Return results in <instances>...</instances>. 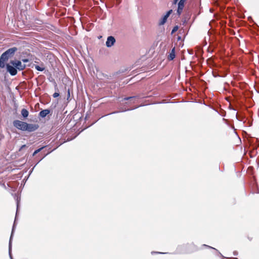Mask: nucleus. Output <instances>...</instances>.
Masks as SVG:
<instances>
[{
	"label": "nucleus",
	"mask_w": 259,
	"mask_h": 259,
	"mask_svg": "<svg viewBox=\"0 0 259 259\" xmlns=\"http://www.w3.org/2000/svg\"><path fill=\"white\" fill-rule=\"evenodd\" d=\"M16 48H10L2 54L0 57V68H6L11 75L16 74V60H11L9 63L8 61L15 54Z\"/></svg>",
	"instance_id": "obj_1"
},
{
	"label": "nucleus",
	"mask_w": 259,
	"mask_h": 259,
	"mask_svg": "<svg viewBox=\"0 0 259 259\" xmlns=\"http://www.w3.org/2000/svg\"><path fill=\"white\" fill-rule=\"evenodd\" d=\"M19 53L21 55H20L19 60H17V70H22L26 66L24 63L29 62L30 53L28 50L22 52L20 51Z\"/></svg>",
	"instance_id": "obj_2"
},
{
	"label": "nucleus",
	"mask_w": 259,
	"mask_h": 259,
	"mask_svg": "<svg viewBox=\"0 0 259 259\" xmlns=\"http://www.w3.org/2000/svg\"><path fill=\"white\" fill-rule=\"evenodd\" d=\"M39 127V125L38 124H32V123H28L26 125V130L25 131L28 132H33L37 130Z\"/></svg>",
	"instance_id": "obj_3"
},
{
	"label": "nucleus",
	"mask_w": 259,
	"mask_h": 259,
	"mask_svg": "<svg viewBox=\"0 0 259 259\" xmlns=\"http://www.w3.org/2000/svg\"><path fill=\"white\" fill-rule=\"evenodd\" d=\"M172 10H169V11H168L166 14L164 15L163 17L159 20V25H164L165 22H166L167 21V19L168 18V17L169 16V15L172 13Z\"/></svg>",
	"instance_id": "obj_4"
},
{
	"label": "nucleus",
	"mask_w": 259,
	"mask_h": 259,
	"mask_svg": "<svg viewBox=\"0 0 259 259\" xmlns=\"http://www.w3.org/2000/svg\"><path fill=\"white\" fill-rule=\"evenodd\" d=\"M27 123L25 121L17 120V128L22 131H25Z\"/></svg>",
	"instance_id": "obj_5"
},
{
	"label": "nucleus",
	"mask_w": 259,
	"mask_h": 259,
	"mask_svg": "<svg viewBox=\"0 0 259 259\" xmlns=\"http://www.w3.org/2000/svg\"><path fill=\"white\" fill-rule=\"evenodd\" d=\"M115 42V38L112 36H109L107 37V41L106 42V45L108 48H110L113 46Z\"/></svg>",
	"instance_id": "obj_6"
},
{
	"label": "nucleus",
	"mask_w": 259,
	"mask_h": 259,
	"mask_svg": "<svg viewBox=\"0 0 259 259\" xmlns=\"http://www.w3.org/2000/svg\"><path fill=\"white\" fill-rule=\"evenodd\" d=\"M177 4H178V9H177V14L179 16H180L181 15V14L183 12V10L184 7L185 2L180 0V1L179 2H178Z\"/></svg>",
	"instance_id": "obj_7"
},
{
	"label": "nucleus",
	"mask_w": 259,
	"mask_h": 259,
	"mask_svg": "<svg viewBox=\"0 0 259 259\" xmlns=\"http://www.w3.org/2000/svg\"><path fill=\"white\" fill-rule=\"evenodd\" d=\"M16 222V214L15 215V219H14V225H13V229H12V233H11V237H10V242H9V255H10V256L11 257V259H13L12 256V254H11V239H12V236H13V235L14 234V228H15Z\"/></svg>",
	"instance_id": "obj_8"
},
{
	"label": "nucleus",
	"mask_w": 259,
	"mask_h": 259,
	"mask_svg": "<svg viewBox=\"0 0 259 259\" xmlns=\"http://www.w3.org/2000/svg\"><path fill=\"white\" fill-rule=\"evenodd\" d=\"M51 111L49 109H45L41 110L39 113V116L42 118L45 117L47 115H48L50 113Z\"/></svg>",
	"instance_id": "obj_9"
},
{
	"label": "nucleus",
	"mask_w": 259,
	"mask_h": 259,
	"mask_svg": "<svg viewBox=\"0 0 259 259\" xmlns=\"http://www.w3.org/2000/svg\"><path fill=\"white\" fill-rule=\"evenodd\" d=\"M175 48H174L168 56V59L170 61H171L175 58Z\"/></svg>",
	"instance_id": "obj_10"
},
{
	"label": "nucleus",
	"mask_w": 259,
	"mask_h": 259,
	"mask_svg": "<svg viewBox=\"0 0 259 259\" xmlns=\"http://www.w3.org/2000/svg\"><path fill=\"white\" fill-rule=\"evenodd\" d=\"M21 115L22 116L24 117V118H26L28 117V114H29V112H28V111L26 109H24L23 108V109H22L21 111Z\"/></svg>",
	"instance_id": "obj_11"
},
{
	"label": "nucleus",
	"mask_w": 259,
	"mask_h": 259,
	"mask_svg": "<svg viewBox=\"0 0 259 259\" xmlns=\"http://www.w3.org/2000/svg\"><path fill=\"white\" fill-rule=\"evenodd\" d=\"M135 99H136V97L135 96L125 97V98H123L122 101L131 100L133 102H134V101L133 100H135Z\"/></svg>",
	"instance_id": "obj_12"
},
{
	"label": "nucleus",
	"mask_w": 259,
	"mask_h": 259,
	"mask_svg": "<svg viewBox=\"0 0 259 259\" xmlns=\"http://www.w3.org/2000/svg\"><path fill=\"white\" fill-rule=\"evenodd\" d=\"M34 68L36 70H37V71H42L45 70V67H40L38 65H35L34 66Z\"/></svg>",
	"instance_id": "obj_13"
},
{
	"label": "nucleus",
	"mask_w": 259,
	"mask_h": 259,
	"mask_svg": "<svg viewBox=\"0 0 259 259\" xmlns=\"http://www.w3.org/2000/svg\"><path fill=\"white\" fill-rule=\"evenodd\" d=\"M45 147H42L37 150H36L33 153V156H34L36 154H37L38 152H39Z\"/></svg>",
	"instance_id": "obj_14"
},
{
	"label": "nucleus",
	"mask_w": 259,
	"mask_h": 259,
	"mask_svg": "<svg viewBox=\"0 0 259 259\" xmlns=\"http://www.w3.org/2000/svg\"><path fill=\"white\" fill-rule=\"evenodd\" d=\"M178 28H179L178 26L176 25V26H174L171 30V34L174 33L175 32H176L178 30Z\"/></svg>",
	"instance_id": "obj_15"
},
{
	"label": "nucleus",
	"mask_w": 259,
	"mask_h": 259,
	"mask_svg": "<svg viewBox=\"0 0 259 259\" xmlns=\"http://www.w3.org/2000/svg\"><path fill=\"white\" fill-rule=\"evenodd\" d=\"M60 95L59 93H57V92H55V93H54V94L53 95V97L54 98H57L58 97H59Z\"/></svg>",
	"instance_id": "obj_16"
},
{
	"label": "nucleus",
	"mask_w": 259,
	"mask_h": 259,
	"mask_svg": "<svg viewBox=\"0 0 259 259\" xmlns=\"http://www.w3.org/2000/svg\"><path fill=\"white\" fill-rule=\"evenodd\" d=\"M181 1L184 2L185 3L187 0H181ZM178 1H179V0H174L172 4L174 5H176Z\"/></svg>",
	"instance_id": "obj_17"
},
{
	"label": "nucleus",
	"mask_w": 259,
	"mask_h": 259,
	"mask_svg": "<svg viewBox=\"0 0 259 259\" xmlns=\"http://www.w3.org/2000/svg\"><path fill=\"white\" fill-rule=\"evenodd\" d=\"M19 199H20V198L19 197L18 194L17 193V210H18Z\"/></svg>",
	"instance_id": "obj_18"
},
{
	"label": "nucleus",
	"mask_w": 259,
	"mask_h": 259,
	"mask_svg": "<svg viewBox=\"0 0 259 259\" xmlns=\"http://www.w3.org/2000/svg\"><path fill=\"white\" fill-rule=\"evenodd\" d=\"M203 246H204L205 247H208L209 248H211V249H214V250H215L216 251H218V250L215 248H213L212 247H211L210 246H208V245H205V244H204Z\"/></svg>",
	"instance_id": "obj_19"
},
{
	"label": "nucleus",
	"mask_w": 259,
	"mask_h": 259,
	"mask_svg": "<svg viewBox=\"0 0 259 259\" xmlns=\"http://www.w3.org/2000/svg\"><path fill=\"white\" fill-rule=\"evenodd\" d=\"M26 147L27 146H26V145H23L20 147V148L19 149V151H21Z\"/></svg>",
	"instance_id": "obj_20"
},
{
	"label": "nucleus",
	"mask_w": 259,
	"mask_h": 259,
	"mask_svg": "<svg viewBox=\"0 0 259 259\" xmlns=\"http://www.w3.org/2000/svg\"><path fill=\"white\" fill-rule=\"evenodd\" d=\"M13 123L14 126L16 127V120H14Z\"/></svg>",
	"instance_id": "obj_21"
},
{
	"label": "nucleus",
	"mask_w": 259,
	"mask_h": 259,
	"mask_svg": "<svg viewBox=\"0 0 259 259\" xmlns=\"http://www.w3.org/2000/svg\"><path fill=\"white\" fill-rule=\"evenodd\" d=\"M159 253V254H162V253H163V252H152V253Z\"/></svg>",
	"instance_id": "obj_22"
},
{
	"label": "nucleus",
	"mask_w": 259,
	"mask_h": 259,
	"mask_svg": "<svg viewBox=\"0 0 259 259\" xmlns=\"http://www.w3.org/2000/svg\"><path fill=\"white\" fill-rule=\"evenodd\" d=\"M17 46L20 45V42L19 40H17Z\"/></svg>",
	"instance_id": "obj_23"
},
{
	"label": "nucleus",
	"mask_w": 259,
	"mask_h": 259,
	"mask_svg": "<svg viewBox=\"0 0 259 259\" xmlns=\"http://www.w3.org/2000/svg\"><path fill=\"white\" fill-rule=\"evenodd\" d=\"M234 255H236L237 254V253L236 251L234 252Z\"/></svg>",
	"instance_id": "obj_24"
},
{
	"label": "nucleus",
	"mask_w": 259,
	"mask_h": 259,
	"mask_svg": "<svg viewBox=\"0 0 259 259\" xmlns=\"http://www.w3.org/2000/svg\"><path fill=\"white\" fill-rule=\"evenodd\" d=\"M19 174H17V178L21 177V175H20V176H19Z\"/></svg>",
	"instance_id": "obj_25"
},
{
	"label": "nucleus",
	"mask_w": 259,
	"mask_h": 259,
	"mask_svg": "<svg viewBox=\"0 0 259 259\" xmlns=\"http://www.w3.org/2000/svg\"><path fill=\"white\" fill-rule=\"evenodd\" d=\"M119 112L118 111H116V112H113V113H112L111 114H113V113H118Z\"/></svg>",
	"instance_id": "obj_26"
},
{
	"label": "nucleus",
	"mask_w": 259,
	"mask_h": 259,
	"mask_svg": "<svg viewBox=\"0 0 259 259\" xmlns=\"http://www.w3.org/2000/svg\"><path fill=\"white\" fill-rule=\"evenodd\" d=\"M68 96H70V93H69V91H68Z\"/></svg>",
	"instance_id": "obj_27"
}]
</instances>
